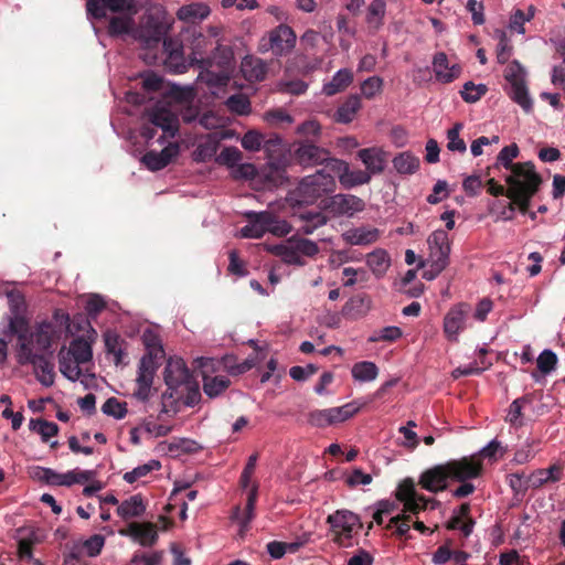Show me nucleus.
Here are the masks:
<instances>
[{"label":"nucleus","instance_id":"44","mask_svg":"<svg viewBox=\"0 0 565 565\" xmlns=\"http://www.w3.org/2000/svg\"><path fill=\"white\" fill-rule=\"evenodd\" d=\"M379 369L373 362H358L352 367V376L360 382H370L376 379Z\"/></svg>","mask_w":565,"mask_h":565},{"label":"nucleus","instance_id":"43","mask_svg":"<svg viewBox=\"0 0 565 565\" xmlns=\"http://www.w3.org/2000/svg\"><path fill=\"white\" fill-rule=\"evenodd\" d=\"M366 264L376 275H382L390 266V256L384 249H376L366 256Z\"/></svg>","mask_w":565,"mask_h":565},{"label":"nucleus","instance_id":"55","mask_svg":"<svg viewBox=\"0 0 565 565\" xmlns=\"http://www.w3.org/2000/svg\"><path fill=\"white\" fill-rule=\"evenodd\" d=\"M429 503H431V509H434L435 505L438 504V501L434 499H427L423 494H417L413 499L404 502V508L405 511L417 514L420 511L426 510Z\"/></svg>","mask_w":565,"mask_h":565},{"label":"nucleus","instance_id":"3","mask_svg":"<svg viewBox=\"0 0 565 565\" xmlns=\"http://www.w3.org/2000/svg\"><path fill=\"white\" fill-rule=\"evenodd\" d=\"M57 338L56 326L47 321L36 323L24 332H20L18 335L19 360H32L38 355H45Z\"/></svg>","mask_w":565,"mask_h":565},{"label":"nucleus","instance_id":"6","mask_svg":"<svg viewBox=\"0 0 565 565\" xmlns=\"http://www.w3.org/2000/svg\"><path fill=\"white\" fill-rule=\"evenodd\" d=\"M248 224L239 230V236L244 238H259L266 233L280 238L282 236V225L279 216L271 210L263 212H246Z\"/></svg>","mask_w":565,"mask_h":565},{"label":"nucleus","instance_id":"53","mask_svg":"<svg viewBox=\"0 0 565 565\" xmlns=\"http://www.w3.org/2000/svg\"><path fill=\"white\" fill-rule=\"evenodd\" d=\"M495 36L499 40L497 46L498 63L505 64L512 55L513 46L511 45L510 40L504 31L497 30Z\"/></svg>","mask_w":565,"mask_h":565},{"label":"nucleus","instance_id":"34","mask_svg":"<svg viewBox=\"0 0 565 565\" xmlns=\"http://www.w3.org/2000/svg\"><path fill=\"white\" fill-rule=\"evenodd\" d=\"M241 72L248 82L262 81L266 74V65L257 57L246 56L242 61Z\"/></svg>","mask_w":565,"mask_h":565},{"label":"nucleus","instance_id":"59","mask_svg":"<svg viewBox=\"0 0 565 565\" xmlns=\"http://www.w3.org/2000/svg\"><path fill=\"white\" fill-rule=\"evenodd\" d=\"M102 409L106 415L113 416L117 419L124 418L127 414L126 403H121L115 397L108 398L104 403Z\"/></svg>","mask_w":565,"mask_h":565},{"label":"nucleus","instance_id":"31","mask_svg":"<svg viewBox=\"0 0 565 565\" xmlns=\"http://www.w3.org/2000/svg\"><path fill=\"white\" fill-rule=\"evenodd\" d=\"M377 228L356 227L342 234V238L350 245H369L377 241Z\"/></svg>","mask_w":565,"mask_h":565},{"label":"nucleus","instance_id":"2","mask_svg":"<svg viewBox=\"0 0 565 565\" xmlns=\"http://www.w3.org/2000/svg\"><path fill=\"white\" fill-rule=\"evenodd\" d=\"M87 15L93 19H104L108 12L120 13L109 21L110 35L128 34L134 26L132 15L137 13L134 0H87Z\"/></svg>","mask_w":565,"mask_h":565},{"label":"nucleus","instance_id":"9","mask_svg":"<svg viewBox=\"0 0 565 565\" xmlns=\"http://www.w3.org/2000/svg\"><path fill=\"white\" fill-rule=\"evenodd\" d=\"M146 120L162 129L163 134L174 137L179 130L178 106L168 102H159L145 114Z\"/></svg>","mask_w":565,"mask_h":565},{"label":"nucleus","instance_id":"5","mask_svg":"<svg viewBox=\"0 0 565 565\" xmlns=\"http://www.w3.org/2000/svg\"><path fill=\"white\" fill-rule=\"evenodd\" d=\"M164 382L169 390H181L189 393L186 405H193L199 397V385L192 376L184 361L180 358H171L164 369Z\"/></svg>","mask_w":565,"mask_h":565},{"label":"nucleus","instance_id":"45","mask_svg":"<svg viewBox=\"0 0 565 565\" xmlns=\"http://www.w3.org/2000/svg\"><path fill=\"white\" fill-rule=\"evenodd\" d=\"M359 409L360 407L352 403H348L340 407L328 408L330 426L351 418L359 412Z\"/></svg>","mask_w":565,"mask_h":565},{"label":"nucleus","instance_id":"4","mask_svg":"<svg viewBox=\"0 0 565 565\" xmlns=\"http://www.w3.org/2000/svg\"><path fill=\"white\" fill-rule=\"evenodd\" d=\"M520 174L508 175L505 182L509 185L508 198L511 200L509 209L514 211L516 205L521 213H527L531 199L539 191L542 178L539 173H532L529 178L516 181Z\"/></svg>","mask_w":565,"mask_h":565},{"label":"nucleus","instance_id":"49","mask_svg":"<svg viewBox=\"0 0 565 565\" xmlns=\"http://www.w3.org/2000/svg\"><path fill=\"white\" fill-rule=\"evenodd\" d=\"M161 467L158 460H149L148 462L134 468L131 471H128L124 475V480L128 483H134L137 480L146 477L153 470H159Z\"/></svg>","mask_w":565,"mask_h":565},{"label":"nucleus","instance_id":"40","mask_svg":"<svg viewBox=\"0 0 565 565\" xmlns=\"http://www.w3.org/2000/svg\"><path fill=\"white\" fill-rule=\"evenodd\" d=\"M264 150L270 167L278 169L282 160V140L275 136L264 141Z\"/></svg>","mask_w":565,"mask_h":565},{"label":"nucleus","instance_id":"30","mask_svg":"<svg viewBox=\"0 0 565 565\" xmlns=\"http://www.w3.org/2000/svg\"><path fill=\"white\" fill-rule=\"evenodd\" d=\"M353 82V72L349 68L339 70L332 79L322 87L326 96H333L347 89Z\"/></svg>","mask_w":565,"mask_h":565},{"label":"nucleus","instance_id":"48","mask_svg":"<svg viewBox=\"0 0 565 565\" xmlns=\"http://www.w3.org/2000/svg\"><path fill=\"white\" fill-rule=\"evenodd\" d=\"M282 25H278L275 30H273L267 38H263L259 42V50L262 52L274 51L276 54H279L282 46Z\"/></svg>","mask_w":565,"mask_h":565},{"label":"nucleus","instance_id":"20","mask_svg":"<svg viewBox=\"0 0 565 565\" xmlns=\"http://www.w3.org/2000/svg\"><path fill=\"white\" fill-rule=\"evenodd\" d=\"M448 480H450V476L445 462L423 471L418 483L423 489L437 493L448 488Z\"/></svg>","mask_w":565,"mask_h":565},{"label":"nucleus","instance_id":"46","mask_svg":"<svg viewBox=\"0 0 565 565\" xmlns=\"http://www.w3.org/2000/svg\"><path fill=\"white\" fill-rule=\"evenodd\" d=\"M385 11V0H373L367 8L366 22L377 30L383 24Z\"/></svg>","mask_w":565,"mask_h":565},{"label":"nucleus","instance_id":"35","mask_svg":"<svg viewBox=\"0 0 565 565\" xmlns=\"http://www.w3.org/2000/svg\"><path fill=\"white\" fill-rule=\"evenodd\" d=\"M362 104L359 95H350L338 108L334 118L338 122L349 124L353 120Z\"/></svg>","mask_w":565,"mask_h":565},{"label":"nucleus","instance_id":"51","mask_svg":"<svg viewBox=\"0 0 565 565\" xmlns=\"http://www.w3.org/2000/svg\"><path fill=\"white\" fill-rule=\"evenodd\" d=\"M227 108L239 116L248 115L252 111L250 102L244 94H235L227 98Z\"/></svg>","mask_w":565,"mask_h":565},{"label":"nucleus","instance_id":"13","mask_svg":"<svg viewBox=\"0 0 565 565\" xmlns=\"http://www.w3.org/2000/svg\"><path fill=\"white\" fill-rule=\"evenodd\" d=\"M330 172L337 175L340 185L345 190L369 184L372 180L370 172L361 169L352 170L349 162L339 158L331 160Z\"/></svg>","mask_w":565,"mask_h":565},{"label":"nucleus","instance_id":"32","mask_svg":"<svg viewBox=\"0 0 565 565\" xmlns=\"http://www.w3.org/2000/svg\"><path fill=\"white\" fill-rule=\"evenodd\" d=\"M146 511V504L140 494H135L118 504L117 514L124 520L141 516Z\"/></svg>","mask_w":565,"mask_h":565},{"label":"nucleus","instance_id":"23","mask_svg":"<svg viewBox=\"0 0 565 565\" xmlns=\"http://www.w3.org/2000/svg\"><path fill=\"white\" fill-rule=\"evenodd\" d=\"M179 150L177 142H169L160 152L145 153L141 161L149 170L158 171L166 168L179 154Z\"/></svg>","mask_w":565,"mask_h":565},{"label":"nucleus","instance_id":"18","mask_svg":"<svg viewBox=\"0 0 565 565\" xmlns=\"http://www.w3.org/2000/svg\"><path fill=\"white\" fill-rule=\"evenodd\" d=\"M158 366L157 362H150L149 359H140L136 388L134 391V396L138 401L147 402L153 395L152 382Z\"/></svg>","mask_w":565,"mask_h":565},{"label":"nucleus","instance_id":"29","mask_svg":"<svg viewBox=\"0 0 565 565\" xmlns=\"http://www.w3.org/2000/svg\"><path fill=\"white\" fill-rule=\"evenodd\" d=\"M142 343L147 353L141 359H149L150 362H157L164 358V350L158 332L147 328L141 335Z\"/></svg>","mask_w":565,"mask_h":565},{"label":"nucleus","instance_id":"24","mask_svg":"<svg viewBox=\"0 0 565 565\" xmlns=\"http://www.w3.org/2000/svg\"><path fill=\"white\" fill-rule=\"evenodd\" d=\"M356 157L365 166V172H370V177L381 174L387 161L386 152L377 147L364 148L358 151Z\"/></svg>","mask_w":565,"mask_h":565},{"label":"nucleus","instance_id":"36","mask_svg":"<svg viewBox=\"0 0 565 565\" xmlns=\"http://www.w3.org/2000/svg\"><path fill=\"white\" fill-rule=\"evenodd\" d=\"M562 478V468L553 465L547 469H537L530 476V484L533 489H539L547 482H556Z\"/></svg>","mask_w":565,"mask_h":565},{"label":"nucleus","instance_id":"15","mask_svg":"<svg viewBox=\"0 0 565 565\" xmlns=\"http://www.w3.org/2000/svg\"><path fill=\"white\" fill-rule=\"evenodd\" d=\"M328 522L335 533V542L342 546H350L352 533L359 524L358 515L350 511H337L328 516Z\"/></svg>","mask_w":565,"mask_h":565},{"label":"nucleus","instance_id":"22","mask_svg":"<svg viewBox=\"0 0 565 565\" xmlns=\"http://www.w3.org/2000/svg\"><path fill=\"white\" fill-rule=\"evenodd\" d=\"M94 477V472L90 470L74 469L65 473H58L52 469H43L42 478L52 486H73L75 483H84L89 481Z\"/></svg>","mask_w":565,"mask_h":565},{"label":"nucleus","instance_id":"7","mask_svg":"<svg viewBox=\"0 0 565 565\" xmlns=\"http://www.w3.org/2000/svg\"><path fill=\"white\" fill-rule=\"evenodd\" d=\"M290 160L302 167L303 169L315 168L324 164L330 171L331 160H335L330 151L323 147L317 146L311 141H302L294 145V149L289 148Z\"/></svg>","mask_w":565,"mask_h":565},{"label":"nucleus","instance_id":"14","mask_svg":"<svg viewBox=\"0 0 565 565\" xmlns=\"http://www.w3.org/2000/svg\"><path fill=\"white\" fill-rule=\"evenodd\" d=\"M429 259L431 267L437 271H443L449 263L450 244L447 232L437 230L433 232L428 238Z\"/></svg>","mask_w":565,"mask_h":565},{"label":"nucleus","instance_id":"39","mask_svg":"<svg viewBox=\"0 0 565 565\" xmlns=\"http://www.w3.org/2000/svg\"><path fill=\"white\" fill-rule=\"evenodd\" d=\"M393 166L401 174H413L419 168V159L409 151H404L393 159Z\"/></svg>","mask_w":565,"mask_h":565},{"label":"nucleus","instance_id":"1","mask_svg":"<svg viewBox=\"0 0 565 565\" xmlns=\"http://www.w3.org/2000/svg\"><path fill=\"white\" fill-rule=\"evenodd\" d=\"M337 190L335 177L328 173L326 169L317 170L315 173L301 178L294 189L288 190L285 203H289L291 223L285 221V236L295 227L297 232L312 234L317 228L326 225L329 217L319 210H308L303 205L320 203L333 194Z\"/></svg>","mask_w":565,"mask_h":565},{"label":"nucleus","instance_id":"42","mask_svg":"<svg viewBox=\"0 0 565 565\" xmlns=\"http://www.w3.org/2000/svg\"><path fill=\"white\" fill-rule=\"evenodd\" d=\"M218 139L209 135L205 140L199 142L196 146L193 156L196 161H206L211 159L217 150Z\"/></svg>","mask_w":565,"mask_h":565},{"label":"nucleus","instance_id":"58","mask_svg":"<svg viewBox=\"0 0 565 565\" xmlns=\"http://www.w3.org/2000/svg\"><path fill=\"white\" fill-rule=\"evenodd\" d=\"M105 545V537L100 534H94L83 542L82 548L89 557L99 555Z\"/></svg>","mask_w":565,"mask_h":565},{"label":"nucleus","instance_id":"41","mask_svg":"<svg viewBox=\"0 0 565 565\" xmlns=\"http://www.w3.org/2000/svg\"><path fill=\"white\" fill-rule=\"evenodd\" d=\"M58 364L61 373L72 382L77 381L82 374V363H77V361L70 359L65 354L58 353Z\"/></svg>","mask_w":565,"mask_h":565},{"label":"nucleus","instance_id":"47","mask_svg":"<svg viewBox=\"0 0 565 565\" xmlns=\"http://www.w3.org/2000/svg\"><path fill=\"white\" fill-rule=\"evenodd\" d=\"M29 428L38 433L44 443H47L50 438L55 436L58 431V427L55 423L43 419H31Z\"/></svg>","mask_w":565,"mask_h":565},{"label":"nucleus","instance_id":"16","mask_svg":"<svg viewBox=\"0 0 565 565\" xmlns=\"http://www.w3.org/2000/svg\"><path fill=\"white\" fill-rule=\"evenodd\" d=\"M519 153L518 145L512 143L503 147L497 157V166L501 164L505 169L511 170L510 175L520 174L516 181L529 178L532 173H537L532 161L513 163V160L519 157Z\"/></svg>","mask_w":565,"mask_h":565},{"label":"nucleus","instance_id":"37","mask_svg":"<svg viewBox=\"0 0 565 565\" xmlns=\"http://www.w3.org/2000/svg\"><path fill=\"white\" fill-rule=\"evenodd\" d=\"M210 14V9L204 3H190L182 6L178 12L177 18L183 22H195L196 20H204Z\"/></svg>","mask_w":565,"mask_h":565},{"label":"nucleus","instance_id":"54","mask_svg":"<svg viewBox=\"0 0 565 565\" xmlns=\"http://www.w3.org/2000/svg\"><path fill=\"white\" fill-rule=\"evenodd\" d=\"M403 335L401 328L395 326L385 327L379 331L373 332L369 338L370 342H394Z\"/></svg>","mask_w":565,"mask_h":565},{"label":"nucleus","instance_id":"17","mask_svg":"<svg viewBox=\"0 0 565 565\" xmlns=\"http://www.w3.org/2000/svg\"><path fill=\"white\" fill-rule=\"evenodd\" d=\"M196 364L201 369L203 376V391L210 397H216L224 392L228 385L230 380L226 376H210L209 372L214 371L215 364H221L220 361L210 358L196 359Z\"/></svg>","mask_w":565,"mask_h":565},{"label":"nucleus","instance_id":"21","mask_svg":"<svg viewBox=\"0 0 565 565\" xmlns=\"http://www.w3.org/2000/svg\"><path fill=\"white\" fill-rule=\"evenodd\" d=\"M469 311L470 306L461 302L447 312L444 319V332L448 340L457 341L459 332L466 327V318Z\"/></svg>","mask_w":565,"mask_h":565},{"label":"nucleus","instance_id":"10","mask_svg":"<svg viewBox=\"0 0 565 565\" xmlns=\"http://www.w3.org/2000/svg\"><path fill=\"white\" fill-rule=\"evenodd\" d=\"M322 212H329L334 216H353L355 213L365 209V202L361 198L353 194L338 193L331 194L322 200L319 204Z\"/></svg>","mask_w":565,"mask_h":565},{"label":"nucleus","instance_id":"61","mask_svg":"<svg viewBox=\"0 0 565 565\" xmlns=\"http://www.w3.org/2000/svg\"><path fill=\"white\" fill-rule=\"evenodd\" d=\"M264 137L256 130H248L242 138V147L248 151H258L264 143Z\"/></svg>","mask_w":565,"mask_h":565},{"label":"nucleus","instance_id":"57","mask_svg":"<svg viewBox=\"0 0 565 565\" xmlns=\"http://www.w3.org/2000/svg\"><path fill=\"white\" fill-rule=\"evenodd\" d=\"M537 369L543 374L551 373L557 364V355L552 350H544L536 360Z\"/></svg>","mask_w":565,"mask_h":565},{"label":"nucleus","instance_id":"8","mask_svg":"<svg viewBox=\"0 0 565 565\" xmlns=\"http://www.w3.org/2000/svg\"><path fill=\"white\" fill-rule=\"evenodd\" d=\"M525 76V68L516 60L512 61L504 70V78L510 84V90L508 92L510 98L520 105L524 111L530 113L533 108V102L529 95Z\"/></svg>","mask_w":565,"mask_h":565},{"label":"nucleus","instance_id":"56","mask_svg":"<svg viewBox=\"0 0 565 565\" xmlns=\"http://www.w3.org/2000/svg\"><path fill=\"white\" fill-rule=\"evenodd\" d=\"M559 51L563 62L553 67L551 81L555 86L565 89V36L559 41Z\"/></svg>","mask_w":565,"mask_h":565},{"label":"nucleus","instance_id":"52","mask_svg":"<svg viewBox=\"0 0 565 565\" xmlns=\"http://www.w3.org/2000/svg\"><path fill=\"white\" fill-rule=\"evenodd\" d=\"M463 128L462 122H456L452 128L447 131V148L450 151H458L460 153L466 152L467 146L463 139L460 138V131Z\"/></svg>","mask_w":565,"mask_h":565},{"label":"nucleus","instance_id":"12","mask_svg":"<svg viewBox=\"0 0 565 565\" xmlns=\"http://www.w3.org/2000/svg\"><path fill=\"white\" fill-rule=\"evenodd\" d=\"M451 481L463 482L479 478L483 472V462L478 455L465 456L446 462Z\"/></svg>","mask_w":565,"mask_h":565},{"label":"nucleus","instance_id":"19","mask_svg":"<svg viewBox=\"0 0 565 565\" xmlns=\"http://www.w3.org/2000/svg\"><path fill=\"white\" fill-rule=\"evenodd\" d=\"M318 245L307 238L290 237L285 241V264L303 265L302 257L318 254Z\"/></svg>","mask_w":565,"mask_h":565},{"label":"nucleus","instance_id":"60","mask_svg":"<svg viewBox=\"0 0 565 565\" xmlns=\"http://www.w3.org/2000/svg\"><path fill=\"white\" fill-rule=\"evenodd\" d=\"M507 481L515 493H524L529 488H532L530 476L525 478L524 472L510 473L507 476Z\"/></svg>","mask_w":565,"mask_h":565},{"label":"nucleus","instance_id":"38","mask_svg":"<svg viewBox=\"0 0 565 565\" xmlns=\"http://www.w3.org/2000/svg\"><path fill=\"white\" fill-rule=\"evenodd\" d=\"M18 552L20 559L31 561L32 546L39 541L36 533L32 529H20L19 531Z\"/></svg>","mask_w":565,"mask_h":565},{"label":"nucleus","instance_id":"27","mask_svg":"<svg viewBox=\"0 0 565 565\" xmlns=\"http://www.w3.org/2000/svg\"><path fill=\"white\" fill-rule=\"evenodd\" d=\"M19 362L21 364H32L34 367V374L42 385L50 387L54 384V365L45 355H38L32 360L20 359Z\"/></svg>","mask_w":565,"mask_h":565},{"label":"nucleus","instance_id":"25","mask_svg":"<svg viewBox=\"0 0 565 565\" xmlns=\"http://www.w3.org/2000/svg\"><path fill=\"white\" fill-rule=\"evenodd\" d=\"M225 66L218 72L210 68H204L200 72L198 81L204 83L213 95L217 94V89L227 85L232 74L231 62L227 61Z\"/></svg>","mask_w":565,"mask_h":565},{"label":"nucleus","instance_id":"64","mask_svg":"<svg viewBox=\"0 0 565 565\" xmlns=\"http://www.w3.org/2000/svg\"><path fill=\"white\" fill-rule=\"evenodd\" d=\"M417 494L415 483L411 478L404 479L396 490V499L403 503L413 499Z\"/></svg>","mask_w":565,"mask_h":565},{"label":"nucleus","instance_id":"33","mask_svg":"<svg viewBox=\"0 0 565 565\" xmlns=\"http://www.w3.org/2000/svg\"><path fill=\"white\" fill-rule=\"evenodd\" d=\"M60 354H65L77 363L85 364L92 360L93 352L89 343L84 339H75L70 343L67 350L62 349Z\"/></svg>","mask_w":565,"mask_h":565},{"label":"nucleus","instance_id":"50","mask_svg":"<svg viewBox=\"0 0 565 565\" xmlns=\"http://www.w3.org/2000/svg\"><path fill=\"white\" fill-rule=\"evenodd\" d=\"M488 92L484 84L476 85L473 82H467L460 90L461 98L469 104L480 100Z\"/></svg>","mask_w":565,"mask_h":565},{"label":"nucleus","instance_id":"11","mask_svg":"<svg viewBox=\"0 0 565 565\" xmlns=\"http://www.w3.org/2000/svg\"><path fill=\"white\" fill-rule=\"evenodd\" d=\"M252 473H247L246 471L242 472L241 476V486L243 489H248L246 507L244 511L241 510L239 507H236L233 511L231 519L236 522L239 526L238 534L244 536L249 529V523L255 516V503L257 498V486L252 483Z\"/></svg>","mask_w":565,"mask_h":565},{"label":"nucleus","instance_id":"28","mask_svg":"<svg viewBox=\"0 0 565 565\" xmlns=\"http://www.w3.org/2000/svg\"><path fill=\"white\" fill-rule=\"evenodd\" d=\"M126 534L131 536L142 546H151L158 540L157 527L153 523H137L132 522L128 525Z\"/></svg>","mask_w":565,"mask_h":565},{"label":"nucleus","instance_id":"62","mask_svg":"<svg viewBox=\"0 0 565 565\" xmlns=\"http://www.w3.org/2000/svg\"><path fill=\"white\" fill-rule=\"evenodd\" d=\"M382 86L383 79L381 77H369L361 84L362 95L367 99H372L377 93L382 90Z\"/></svg>","mask_w":565,"mask_h":565},{"label":"nucleus","instance_id":"63","mask_svg":"<svg viewBox=\"0 0 565 565\" xmlns=\"http://www.w3.org/2000/svg\"><path fill=\"white\" fill-rule=\"evenodd\" d=\"M242 160V152L236 147L224 148L217 157V161L231 168L237 166Z\"/></svg>","mask_w":565,"mask_h":565},{"label":"nucleus","instance_id":"26","mask_svg":"<svg viewBox=\"0 0 565 565\" xmlns=\"http://www.w3.org/2000/svg\"><path fill=\"white\" fill-rule=\"evenodd\" d=\"M433 67L436 79L444 84L454 82L460 76L462 71L459 64L449 65L448 56L444 52H438L435 54L433 60Z\"/></svg>","mask_w":565,"mask_h":565}]
</instances>
